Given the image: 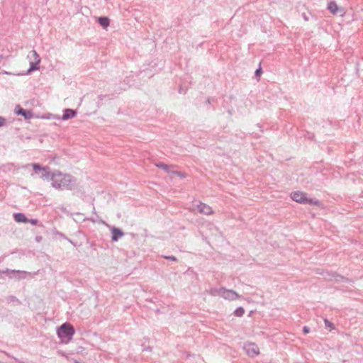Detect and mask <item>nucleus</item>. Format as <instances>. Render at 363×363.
<instances>
[{"label":"nucleus","instance_id":"2eb2a0df","mask_svg":"<svg viewBox=\"0 0 363 363\" xmlns=\"http://www.w3.org/2000/svg\"><path fill=\"white\" fill-rule=\"evenodd\" d=\"M223 287L220 288H211L208 291V294L212 296H222Z\"/></svg>","mask_w":363,"mask_h":363},{"label":"nucleus","instance_id":"aec40b11","mask_svg":"<svg viewBox=\"0 0 363 363\" xmlns=\"http://www.w3.org/2000/svg\"><path fill=\"white\" fill-rule=\"evenodd\" d=\"M171 174L177 175L182 178H184L186 177L185 174L180 172H177V171H172V172H171Z\"/></svg>","mask_w":363,"mask_h":363},{"label":"nucleus","instance_id":"9b49d317","mask_svg":"<svg viewBox=\"0 0 363 363\" xmlns=\"http://www.w3.org/2000/svg\"><path fill=\"white\" fill-rule=\"evenodd\" d=\"M76 114H77V113L75 111L70 109V108H67L64 111V113L62 116V119L64 121H66V120L72 118L76 116Z\"/></svg>","mask_w":363,"mask_h":363},{"label":"nucleus","instance_id":"4be33fe9","mask_svg":"<svg viewBox=\"0 0 363 363\" xmlns=\"http://www.w3.org/2000/svg\"><path fill=\"white\" fill-rule=\"evenodd\" d=\"M18 114L22 115V116H25L26 118H27L26 111V110H24L23 108H21L19 110V111L18 112Z\"/></svg>","mask_w":363,"mask_h":363},{"label":"nucleus","instance_id":"dca6fc26","mask_svg":"<svg viewBox=\"0 0 363 363\" xmlns=\"http://www.w3.org/2000/svg\"><path fill=\"white\" fill-rule=\"evenodd\" d=\"M155 166L163 169L164 171L168 172V173H171V172H172L173 170H171V167L172 166H169V165H167L166 164H163V163H156L155 164Z\"/></svg>","mask_w":363,"mask_h":363},{"label":"nucleus","instance_id":"cd10ccee","mask_svg":"<svg viewBox=\"0 0 363 363\" xmlns=\"http://www.w3.org/2000/svg\"><path fill=\"white\" fill-rule=\"evenodd\" d=\"M146 350L151 351V348L150 347H147V348L143 349V351H146Z\"/></svg>","mask_w":363,"mask_h":363},{"label":"nucleus","instance_id":"0eeeda50","mask_svg":"<svg viewBox=\"0 0 363 363\" xmlns=\"http://www.w3.org/2000/svg\"><path fill=\"white\" fill-rule=\"evenodd\" d=\"M197 208L199 211V213H202V214H204V215H206V216H209V215H212L213 214V211L212 209V208L206 204V203H200L198 206H197Z\"/></svg>","mask_w":363,"mask_h":363},{"label":"nucleus","instance_id":"20e7f679","mask_svg":"<svg viewBox=\"0 0 363 363\" xmlns=\"http://www.w3.org/2000/svg\"><path fill=\"white\" fill-rule=\"evenodd\" d=\"M28 58L30 60V68L28 73L39 69L38 65L40 62V57L38 52L35 50L30 51L28 55Z\"/></svg>","mask_w":363,"mask_h":363},{"label":"nucleus","instance_id":"a211bd4d","mask_svg":"<svg viewBox=\"0 0 363 363\" xmlns=\"http://www.w3.org/2000/svg\"><path fill=\"white\" fill-rule=\"evenodd\" d=\"M324 323L325 328H328L330 330H332L335 328L334 324L332 322L329 321L328 319L325 318Z\"/></svg>","mask_w":363,"mask_h":363},{"label":"nucleus","instance_id":"b1692460","mask_svg":"<svg viewBox=\"0 0 363 363\" xmlns=\"http://www.w3.org/2000/svg\"><path fill=\"white\" fill-rule=\"evenodd\" d=\"M303 332L304 334H308L310 332L309 328H308L307 326H304L303 328Z\"/></svg>","mask_w":363,"mask_h":363},{"label":"nucleus","instance_id":"f257e3e1","mask_svg":"<svg viewBox=\"0 0 363 363\" xmlns=\"http://www.w3.org/2000/svg\"><path fill=\"white\" fill-rule=\"evenodd\" d=\"M52 186L60 190H71L75 187V180L70 174L57 171L52 173Z\"/></svg>","mask_w":363,"mask_h":363},{"label":"nucleus","instance_id":"4468645a","mask_svg":"<svg viewBox=\"0 0 363 363\" xmlns=\"http://www.w3.org/2000/svg\"><path fill=\"white\" fill-rule=\"evenodd\" d=\"M98 23L104 28H106L110 24V20L108 17H99L98 18Z\"/></svg>","mask_w":363,"mask_h":363},{"label":"nucleus","instance_id":"9d476101","mask_svg":"<svg viewBox=\"0 0 363 363\" xmlns=\"http://www.w3.org/2000/svg\"><path fill=\"white\" fill-rule=\"evenodd\" d=\"M328 9L333 14H337L339 12H342V9L340 8L335 1H330L328 5Z\"/></svg>","mask_w":363,"mask_h":363},{"label":"nucleus","instance_id":"f03ea898","mask_svg":"<svg viewBox=\"0 0 363 363\" xmlns=\"http://www.w3.org/2000/svg\"><path fill=\"white\" fill-rule=\"evenodd\" d=\"M74 332V328L66 323L58 328L57 333L62 342L68 343L72 339Z\"/></svg>","mask_w":363,"mask_h":363},{"label":"nucleus","instance_id":"6e6552de","mask_svg":"<svg viewBox=\"0 0 363 363\" xmlns=\"http://www.w3.org/2000/svg\"><path fill=\"white\" fill-rule=\"evenodd\" d=\"M1 272L5 273V274H16V276H15V277L17 278L18 279H25L26 276L28 274L27 272H25V271L12 270V269H6V270L2 271Z\"/></svg>","mask_w":363,"mask_h":363},{"label":"nucleus","instance_id":"a878e982","mask_svg":"<svg viewBox=\"0 0 363 363\" xmlns=\"http://www.w3.org/2000/svg\"><path fill=\"white\" fill-rule=\"evenodd\" d=\"M262 72V69L261 68L259 67V69H257L256 71H255V74L257 76L259 74H260V73Z\"/></svg>","mask_w":363,"mask_h":363},{"label":"nucleus","instance_id":"5701e85b","mask_svg":"<svg viewBox=\"0 0 363 363\" xmlns=\"http://www.w3.org/2000/svg\"><path fill=\"white\" fill-rule=\"evenodd\" d=\"M28 223H30L32 225H37L38 220L37 219H28Z\"/></svg>","mask_w":363,"mask_h":363},{"label":"nucleus","instance_id":"7ed1b4c3","mask_svg":"<svg viewBox=\"0 0 363 363\" xmlns=\"http://www.w3.org/2000/svg\"><path fill=\"white\" fill-rule=\"evenodd\" d=\"M291 198L296 202L300 203H310L314 205H318L319 201L318 200L313 201L306 197V194L302 191H294L291 193Z\"/></svg>","mask_w":363,"mask_h":363},{"label":"nucleus","instance_id":"393cba45","mask_svg":"<svg viewBox=\"0 0 363 363\" xmlns=\"http://www.w3.org/2000/svg\"><path fill=\"white\" fill-rule=\"evenodd\" d=\"M5 118L3 117H0V126H2L5 123Z\"/></svg>","mask_w":363,"mask_h":363},{"label":"nucleus","instance_id":"c756f323","mask_svg":"<svg viewBox=\"0 0 363 363\" xmlns=\"http://www.w3.org/2000/svg\"><path fill=\"white\" fill-rule=\"evenodd\" d=\"M179 92H180V93H182V88H180V89H179Z\"/></svg>","mask_w":363,"mask_h":363},{"label":"nucleus","instance_id":"423d86ee","mask_svg":"<svg viewBox=\"0 0 363 363\" xmlns=\"http://www.w3.org/2000/svg\"><path fill=\"white\" fill-rule=\"evenodd\" d=\"M244 350L249 357H254L259 354V350L257 345L252 342L246 343L244 345Z\"/></svg>","mask_w":363,"mask_h":363},{"label":"nucleus","instance_id":"f8f14e48","mask_svg":"<svg viewBox=\"0 0 363 363\" xmlns=\"http://www.w3.org/2000/svg\"><path fill=\"white\" fill-rule=\"evenodd\" d=\"M13 218L17 223H28V218L22 213H16L13 214Z\"/></svg>","mask_w":363,"mask_h":363},{"label":"nucleus","instance_id":"c85d7f7f","mask_svg":"<svg viewBox=\"0 0 363 363\" xmlns=\"http://www.w3.org/2000/svg\"><path fill=\"white\" fill-rule=\"evenodd\" d=\"M3 59H4V56L3 55H0V62L2 61Z\"/></svg>","mask_w":363,"mask_h":363},{"label":"nucleus","instance_id":"39448f33","mask_svg":"<svg viewBox=\"0 0 363 363\" xmlns=\"http://www.w3.org/2000/svg\"><path fill=\"white\" fill-rule=\"evenodd\" d=\"M221 297L225 300L233 301L240 298L241 296H240L235 291L223 287Z\"/></svg>","mask_w":363,"mask_h":363},{"label":"nucleus","instance_id":"ddd939ff","mask_svg":"<svg viewBox=\"0 0 363 363\" xmlns=\"http://www.w3.org/2000/svg\"><path fill=\"white\" fill-rule=\"evenodd\" d=\"M42 174L40 177L43 180H48L51 179L52 174L50 172V168L48 167H43V169H42Z\"/></svg>","mask_w":363,"mask_h":363},{"label":"nucleus","instance_id":"1a4fd4ad","mask_svg":"<svg viewBox=\"0 0 363 363\" xmlns=\"http://www.w3.org/2000/svg\"><path fill=\"white\" fill-rule=\"evenodd\" d=\"M111 234H112L111 239L114 242L118 241V240L120 238H121L124 235V233L121 229L117 228L116 227H113L111 229Z\"/></svg>","mask_w":363,"mask_h":363},{"label":"nucleus","instance_id":"412c9836","mask_svg":"<svg viewBox=\"0 0 363 363\" xmlns=\"http://www.w3.org/2000/svg\"><path fill=\"white\" fill-rule=\"evenodd\" d=\"M166 259L172 260V261H177V259L174 256H164V257Z\"/></svg>","mask_w":363,"mask_h":363},{"label":"nucleus","instance_id":"bb28decb","mask_svg":"<svg viewBox=\"0 0 363 363\" xmlns=\"http://www.w3.org/2000/svg\"><path fill=\"white\" fill-rule=\"evenodd\" d=\"M42 239H43V238L41 236H36L35 237V240L37 242H40L42 240Z\"/></svg>","mask_w":363,"mask_h":363},{"label":"nucleus","instance_id":"6ab92c4d","mask_svg":"<svg viewBox=\"0 0 363 363\" xmlns=\"http://www.w3.org/2000/svg\"><path fill=\"white\" fill-rule=\"evenodd\" d=\"M32 167L35 173H38V172H42V169H43V167H41L40 164L36 163L32 164Z\"/></svg>","mask_w":363,"mask_h":363},{"label":"nucleus","instance_id":"f3484780","mask_svg":"<svg viewBox=\"0 0 363 363\" xmlns=\"http://www.w3.org/2000/svg\"><path fill=\"white\" fill-rule=\"evenodd\" d=\"M245 313V309L242 307H238L236 308V310L234 311V315L238 317H241Z\"/></svg>","mask_w":363,"mask_h":363}]
</instances>
